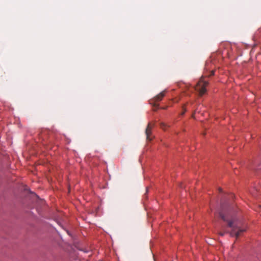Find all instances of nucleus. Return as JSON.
Returning a JSON list of instances; mask_svg holds the SVG:
<instances>
[{
	"mask_svg": "<svg viewBox=\"0 0 261 261\" xmlns=\"http://www.w3.org/2000/svg\"><path fill=\"white\" fill-rule=\"evenodd\" d=\"M219 215L224 221L227 222V227L231 229V231H229L226 226H222L219 232V235L223 236L225 233H229L231 237L238 238L242 232L246 231L245 229L241 228L238 226L236 217L230 213L229 208L225 210L222 207Z\"/></svg>",
	"mask_w": 261,
	"mask_h": 261,
	"instance_id": "nucleus-1",
	"label": "nucleus"
},
{
	"mask_svg": "<svg viewBox=\"0 0 261 261\" xmlns=\"http://www.w3.org/2000/svg\"><path fill=\"white\" fill-rule=\"evenodd\" d=\"M208 85V82L204 81L203 77H202L196 86L195 87V90L199 92L200 96L203 95L206 91L205 87Z\"/></svg>",
	"mask_w": 261,
	"mask_h": 261,
	"instance_id": "nucleus-2",
	"label": "nucleus"
},
{
	"mask_svg": "<svg viewBox=\"0 0 261 261\" xmlns=\"http://www.w3.org/2000/svg\"><path fill=\"white\" fill-rule=\"evenodd\" d=\"M165 91H162L158 95H157L156 96H155L152 99L153 102L156 103V102L162 100V99L165 96ZM154 106L158 108L159 105L154 103Z\"/></svg>",
	"mask_w": 261,
	"mask_h": 261,
	"instance_id": "nucleus-3",
	"label": "nucleus"
},
{
	"mask_svg": "<svg viewBox=\"0 0 261 261\" xmlns=\"http://www.w3.org/2000/svg\"><path fill=\"white\" fill-rule=\"evenodd\" d=\"M153 127V125H151L150 123H148L147 126L145 130V134L146 135V139L148 141H151V138L150 137V135L151 134V129Z\"/></svg>",
	"mask_w": 261,
	"mask_h": 261,
	"instance_id": "nucleus-4",
	"label": "nucleus"
},
{
	"mask_svg": "<svg viewBox=\"0 0 261 261\" xmlns=\"http://www.w3.org/2000/svg\"><path fill=\"white\" fill-rule=\"evenodd\" d=\"M160 125H161V127L162 128H163V129H165V127H166L165 124H164L163 123H161Z\"/></svg>",
	"mask_w": 261,
	"mask_h": 261,
	"instance_id": "nucleus-5",
	"label": "nucleus"
},
{
	"mask_svg": "<svg viewBox=\"0 0 261 261\" xmlns=\"http://www.w3.org/2000/svg\"><path fill=\"white\" fill-rule=\"evenodd\" d=\"M183 110H184L183 112H182V113H181V115H184V114L185 113V112L186 111V110L184 107H183Z\"/></svg>",
	"mask_w": 261,
	"mask_h": 261,
	"instance_id": "nucleus-6",
	"label": "nucleus"
},
{
	"mask_svg": "<svg viewBox=\"0 0 261 261\" xmlns=\"http://www.w3.org/2000/svg\"><path fill=\"white\" fill-rule=\"evenodd\" d=\"M214 74V70H212L211 71V74L208 75V76H212Z\"/></svg>",
	"mask_w": 261,
	"mask_h": 261,
	"instance_id": "nucleus-7",
	"label": "nucleus"
},
{
	"mask_svg": "<svg viewBox=\"0 0 261 261\" xmlns=\"http://www.w3.org/2000/svg\"><path fill=\"white\" fill-rule=\"evenodd\" d=\"M219 192H221L222 191V189L221 188H219Z\"/></svg>",
	"mask_w": 261,
	"mask_h": 261,
	"instance_id": "nucleus-8",
	"label": "nucleus"
}]
</instances>
